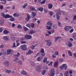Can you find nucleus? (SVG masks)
<instances>
[{"mask_svg":"<svg viewBox=\"0 0 76 76\" xmlns=\"http://www.w3.org/2000/svg\"><path fill=\"white\" fill-rule=\"evenodd\" d=\"M1 16H2V17L4 18H5L6 19H7V18H10L12 17V16H10L9 14L5 15L3 12H1Z\"/></svg>","mask_w":76,"mask_h":76,"instance_id":"1","label":"nucleus"},{"mask_svg":"<svg viewBox=\"0 0 76 76\" xmlns=\"http://www.w3.org/2000/svg\"><path fill=\"white\" fill-rule=\"evenodd\" d=\"M67 68V66L66 64H63L62 66H60L61 70H66Z\"/></svg>","mask_w":76,"mask_h":76,"instance_id":"2","label":"nucleus"},{"mask_svg":"<svg viewBox=\"0 0 76 76\" xmlns=\"http://www.w3.org/2000/svg\"><path fill=\"white\" fill-rule=\"evenodd\" d=\"M61 15V11L60 10H58L57 11V13L56 14V19L57 20H59L60 19V16L59 15Z\"/></svg>","mask_w":76,"mask_h":76,"instance_id":"3","label":"nucleus"},{"mask_svg":"<svg viewBox=\"0 0 76 76\" xmlns=\"http://www.w3.org/2000/svg\"><path fill=\"white\" fill-rule=\"evenodd\" d=\"M55 75V71L54 69H52L50 70V76H54Z\"/></svg>","mask_w":76,"mask_h":76,"instance_id":"4","label":"nucleus"},{"mask_svg":"<svg viewBox=\"0 0 76 76\" xmlns=\"http://www.w3.org/2000/svg\"><path fill=\"white\" fill-rule=\"evenodd\" d=\"M46 42H47L46 45L47 46L50 47L52 45V42H51V41L49 40H46Z\"/></svg>","mask_w":76,"mask_h":76,"instance_id":"5","label":"nucleus"},{"mask_svg":"<svg viewBox=\"0 0 76 76\" xmlns=\"http://www.w3.org/2000/svg\"><path fill=\"white\" fill-rule=\"evenodd\" d=\"M20 47L23 51H26L27 50V48L26 45H22L20 46Z\"/></svg>","mask_w":76,"mask_h":76,"instance_id":"6","label":"nucleus"},{"mask_svg":"<svg viewBox=\"0 0 76 76\" xmlns=\"http://www.w3.org/2000/svg\"><path fill=\"white\" fill-rule=\"evenodd\" d=\"M36 69L37 72H39L41 70V65H39L37 66L36 68Z\"/></svg>","mask_w":76,"mask_h":76,"instance_id":"7","label":"nucleus"},{"mask_svg":"<svg viewBox=\"0 0 76 76\" xmlns=\"http://www.w3.org/2000/svg\"><path fill=\"white\" fill-rule=\"evenodd\" d=\"M25 38L26 39H30L32 38V36L28 34L25 35Z\"/></svg>","mask_w":76,"mask_h":76,"instance_id":"8","label":"nucleus"},{"mask_svg":"<svg viewBox=\"0 0 76 76\" xmlns=\"http://www.w3.org/2000/svg\"><path fill=\"white\" fill-rule=\"evenodd\" d=\"M31 18V17L30 16V15H29L27 14V18L25 19V21L26 22H28L29 20V19H30V18Z\"/></svg>","mask_w":76,"mask_h":76,"instance_id":"9","label":"nucleus"},{"mask_svg":"<svg viewBox=\"0 0 76 76\" xmlns=\"http://www.w3.org/2000/svg\"><path fill=\"white\" fill-rule=\"evenodd\" d=\"M3 38L5 41H9L10 39V38H9V37L8 36H5L3 37Z\"/></svg>","mask_w":76,"mask_h":76,"instance_id":"10","label":"nucleus"},{"mask_svg":"<svg viewBox=\"0 0 76 76\" xmlns=\"http://www.w3.org/2000/svg\"><path fill=\"white\" fill-rule=\"evenodd\" d=\"M21 74L23 75H27V73L26 71L24 70V69H23L21 71Z\"/></svg>","mask_w":76,"mask_h":76,"instance_id":"11","label":"nucleus"},{"mask_svg":"<svg viewBox=\"0 0 76 76\" xmlns=\"http://www.w3.org/2000/svg\"><path fill=\"white\" fill-rule=\"evenodd\" d=\"M43 10H44V8H43L42 7H40L37 9V10H38V11H40V12H42L43 11Z\"/></svg>","mask_w":76,"mask_h":76,"instance_id":"12","label":"nucleus"},{"mask_svg":"<svg viewBox=\"0 0 76 76\" xmlns=\"http://www.w3.org/2000/svg\"><path fill=\"white\" fill-rule=\"evenodd\" d=\"M53 5L51 4H48V7L49 9H51L53 8Z\"/></svg>","mask_w":76,"mask_h":76,"instance_id":"13","label":"nucleus"},{"mask_svg":"<svg viewBox=\"0 0 76 76\" xmlns=\"http://www.w3.org/2000/svg\"><path fill=\"white\" fill-rule=\"evenodd\" d=\"M11 51H12V50L10 49H8L7 50V55H9V54H10Z\"/></svg>","mask_w":76,"mask_h":76,"instance_id":"14","label":"nucleus"},{"mask_svg":"<svg viewBox=\"0 0 76 76\" xmlns=\"http://www.w3.org/2000/svg\"><path fill=\"white\" fill-rule=\"evenodd\" d=\"M72 37L74 39L76 40V33H74Z\"/></svg>","mask_w":76,"mask_h":76,"instance_id":"15","label":"nucleus"},{"mask_svg":"<svg viewBox=\"0 0 76 76\" xmlns=\"http://www.w3.org/2000/svg\"><path fill=\"white\" fill-rule=\"evenodd\" d=\"M32 18H35V16L37 15V13H36V12H34L33 11L32 12Z\"/></svg>","mask_w":76,"mask_h":76,"instance_id":"16","label":"nucleus"},{"mask_svg":"<svg viewBox=\"0 0 76 76\" xmlns=\"http://www.w3.org/2000/svg\"><path fill=\"white\" fill-rule=\"evenodd\" d=\"M50 31H48V34H49V35H51V32H52V34H53V33H54V30H50Z\"/></svg>","mask_w":76,"mask_h":76,"instance_id":"17","label":"nucleus"},{"mask_svg":"<svg viewBox=\"0 0 76 76\" xmlns=\"http://www.w3.org/2000/svg\"><path fill=\"white\" fill-rule=\"evenodd\" d=\"M9 31H8L7 30H4L3 32L4 34H9Z\"/></svg>","mask_w":76,"mask_h":76,"instance_id":"18","label":"nucleus"},{"mask_svg":"<svg viewBox=\"0 0 76 76\" xmlns=\"http://www.w3.org/2000/svg\"><path fill=\"white\" fill-rule=\"evenodd\" d=\"M30 10H31V11H34V10L36 12H37V11L35 9V8H34V7H30Z\"/></svg>","mask_w":76,"mask_h":76,"instance_id":"19","label":"nucleus"},{"mask_svg":"<svg viewBox=\"0 0 76 76\" xmlns=\"http://www.w3.org/2000/svg\"><path fill=\"white\" fill-rule=\"evenodd\" d=\"M47 25H49L50 26H52L53 23H52L51 21H49L47 23Z\"/></svg>","mask_w":76,"mask_h":76,"instance_id":"20","label":"nucleus"},{"mask_svg":"<svg viewBox=\"0 0 76 76\" xmlns=\"http://www.w3.org/2000/svg\"><path fill=\"white\" fill-rule=\"evenodd\" d=\"M64 30L66 31H69V28H68V26H65L64 28Z\"/></svg>","mask_w":76,"mask_h":76,"instance_id":"21","label":"nucleus"},{"mask_svg":"<svg viewBox=\"0 0 76 76\" xmlns=\"http://www.w3.org/2000/svg\"><path fill=\"white\" fill-rule=\"evenodd\" d=\"M9 62L8 61H6L5 62V63H4V65L5 66H8L9 65Z\"/></svg>","mask_w":76,"mask_h":76,"instance_id":"22","label":"nucleus"},{"mask_svg":"<svg viewBox=\"0 0 76 76\" xmlns=\"http://www.w3.org/2000/svg\"><path fill=\"white\" fill-rule=\"evenodd\" d=\"M33 53V51H31V50H29L28 52V53H26V54H28L29 55V54H31V53Z\"/></svg>","mask_w":76,"mask_h":76,"instance_id":"23","label":"nucleus"},{"mask_svg":"<svg viewBox=\"0 0 76 76\" xmlns=\"http://www.w3.org/2000/svg\"><path fill=\"white\" fill-rule=\"evenodd\" d=\"M34 33V31L32 30H31L28 33L29 35H32Z\"/></svg>","mask_w":76,"mask_h":76,"instance_id":"24","label":"nucleus"},{"mask_svg":"<svg viewBox=\"0 0 76 76\" xmlns=\"http://www.w3.org/2000/svg\"><path fill=\"white\" fill-rule=\"evenodd\" d=\"M61 37H55V42H56V41H57V40H58V39H59V38H61Z\"/></svg>","mask_w":76,"mask_h":76,"instance_id":"25","label":"nucleus"},{"mask_svg":"<svg viewBox=\"0 0 76 76\" xmlns=\"http://www.w3.org/2000/svg\"><path fill=\"white\" fill-rule=\"evenodd\" d=\"M46 0H43L42 1H39V3H40V4H45V3Z\"/></svg>","mask_w":76,"mask_h":76,"instance_id":"26","label":"nucleus"},{"mask_svg":"<svg viewBox=\"0 0 76 76\" xmlns=\"http://www.w3.org/2000/svg\"><path fill=\"white\" fill-rule=\"evenodd\" d=\"M4 19H2L0 21V25H3L4 23Z\"/></svg>","mask_w":76,"mask_h":76,"instance_id":"27","label":"nucleus"},{"mask_svg":"<svg viewBox=\"0 0 76 76\" xmlns=\"http://www.w3.org/2000/svg\"><path fill=\"white\" fill-rule=\"evenodd\" d=\"M69 55L70 57L72 56V53L70 51H68V52Z\"/></svg>","mask_w":76,"mask_h":76,"instance_id":"28","label":"nucleus"},{"mask_svg":"<svg viewBox=\"0 0 76 76\" xmlns=\"http://www.w3.org/2000/svg\"><path fill=\"white\" fill-rule=\"evenodd\" d=\"M10 18H11L10 19V20L11 22H13V21H15V19L14 18H13V17H12H12Z\"/></svg>","mask_w":76,"mask_h":76,"instance_id":"29","label":"nucleus"},{"mask_svg":"<svg viewBox=\"0 0 76 76\" xmlns=\"http://www.w3.org/2000/svg\"><path fill=\"white\" fill-rule=\"evenodd\" d=\"M35 48V45H32L30 47L31 48L32 50H34Z\"/></svg>","mask_w":76,"mask_h":76,"instance_id":"30","label":"nucleus"},{"mask_svg":"<svg viewBox=\"0 0 76 76\" xmlns=\"http://www.w3.org/2000/svg\"><path fill=\"white\" fill-rule=\"evenodd\" d=\"M5 72L6 73H10L11 72V70L6 69Z\"/></svg>","mask_w":76,"mask_h":76,"instance_id":"31","label":"nucleus"},{"mask_svg":"<svg viewBox=\"0 0 76 76\" xmlns=\"http://www.w3.org/2000/svg\"><path fill=\"white\" fill-rule=\"evenodd\" d=\"M65 76H69V72L66 71L64 74Z\"/></svg>","mask_w":76,"mask_h":76,"instance_id":"32","label":"nucleus"},{"mask_svg":"<svg viewBox=\"0 0 76 76\" xmlns=\"http://www.w3.org/2000/svg\"><path fill=\"white\" fill-rule=\"evenodd\" d=\"M46 29H47L50 30L51 29V27L50 26L47 25L46 26Z\"/></svg>","mask_w":76,"mask_h":76,"instance_id":"33","label":"nucleus"},{"mask_svg":"<svg viewBox=\"0 0 76 76\" xmlns=\"http://www.w3.org/2000/svg\"><path fill=\"white\" fill-rule=\"evenodd\" d=\"M68 45L69 47H72L73 45H72V43L69 42L68 43Z\"/></svg>","mask_w":76,"mask_h":76,"instance_id":"34","label":"nucleus"},{"mask_svg":"<svg viewBox=\"0 0 76 76\" xmlns=\"http://www.w3.org/2000/svg\"><path fill=\"white\" fill-rule=\"evenodd\" d=\"M27 5H28V4L25 3L24 5L23 6V9H25V7L27 6Z\"/></svg>","mask_w":76,"mask_h":76,"instance_id":"35","label":"nucleus"},{"mask_svg":"<svg viewBox=\"0 0 76 76\" xmlns=\"http://www.w3.org/2000/svg\"><path fill=\"white\" fill-rule=\"evenodd\" d=\"M45 73H46V70H44L42 72V74L43 75H45Z\"/></svg>","mask_w":76,"mask_h":76,"instance_id":"36","label":"nucleus"},{"mask_svg":"<svg viewBox=\"0 0 76 76\" xmlns=\"http://www.w3.org/2000/svg\"><path fill=\"white\" fill-rule=\"evenodd\" d=\"M6 0H3L2 2V4H5L6 3Z\"/></svg>","mask_w":76,"mask_h":76,"instance_id":"37","label":"nucleus"},{"mask_svg":"<svg viewBox=\"0 0 76 76\" xmlns=\"http://www.w3.org/2000/svg\"><path fill=\"white\" fill-rule=\"evenodd\" d=\"M58 64V62L56 61L54 64V66L56 67Z\"/></svg>","mask_w":76,"mask_h":76,"instance_id":"38","label":"nucleus"},{"mask_svg":"<svg viewBox=\"0 0 76 76\" xmlns=\"http://www.w3.org/2000/svg\"><path fill=\"white\" fill-rule=\"evenodd\" d=\"M17 28H18L19 29H22V26H21V25H20V24H18V25Z\"/></svg>","mask_w":76,"mask_h":76,"instance_id":"39","label":"nucleus"},{"mask_svg":"<svg viewBox=\"0 0 76 76\" xmlns=\"http://www.w3.org/2000/svg\"><path fill=\"white\" fill-rule=\"evenodd\" d=\"M63 59L60 58L58 60L59 63H61V62H63Z\"/></svg>","mask_w":76,"mask_h":76,"instance_id":"40","label":"nucleus"},{"mask_svg":"<svg viewBox=\"0 0 76 76\" xmlns=\"http://www.w3.org/2000/svg\"><path fill=\"white\" fill-rule=\"evenodd\" d=\"M23 28H24V31H27L28 30V28H27L26 27H23Z\"/></svg>","mask_w":76,"mask_h":76,"instance_id":"41","label":"nucleus"},{"mask_svg":"<svg viewBox=\"0 0 76 76\" xmlns=\"http://www.w3.org/2000/svg\"><path fill=\"white\" fill-rule=\"evenodd\" d=\"M16 44L15 42H14L13 43V45L12 46V48H16Z\"/></svg>","mask_w":76,"mask_h":76,"instance_id":"42","label":"nucleus"},{"mask_svg":"<svg viewBox=\"0 0 76 76\" xmlns=\"http://www.w3.org/2000/svg\"><path fill=\"white\" fill-rule=\"evenodd\" d=\"M49 13L50 16H52L53 14V12L52 11H49Z\"/></svg>","mask_w":76,"mask_h":76,"instance_id":"43","label":"nucleus"},{"mask_svg":"<svg viewBox=\"0 0 76 76\" xmlns=\"http://www.w3.org/2000/svg\"><path fill=\"white\" fill-rule=\"evenodd\" d=\"M58 51L55 52L54 53V54L55 55V56H58Z\"/></svg>","mask_w":76,"mask_h":76,"instance_id":"44","label":"nucleus"},{"mask_svg":"<svg viewBox=\"0 0 76 76\" xmlns=\"http://www.w3.org/2000/svg\"><path fill=\"white\" fill-rule=\"evenodd\" d=\"M34 26H35V24H34V23H31V28H34Z\"/></svg>","mask_w":76,"mask_h":76,"instance_id":"45","label":"nucleus"},{"mask_svg":"<svg viewBox=\"0 0 76 76\" xmlns=\"http://www.w3.org/2000/svg\"><path fill=\"white\" fill-rule=\"evenodd\" d=\"M40 52L41 53H44V50L43 48H42Z\"/></svg>","mask_w":76,"mask_h":76,"instance_id":"46","label":"nucleus"},{"mask_svg":"<svg viewBox=\"0 0 76 76\" xmlns=\"http://www.w3.org/2000/svg\"><path fill=\"white\" fill-rule=\"evenodd\" d=\"M47 58H44V60H43V62L44 63L47 61Z\"/></svg>","mask_w":76,"mask_h":76,"instance_id":"47","label":"nucleus"},{"mask_svg":"<svg viewBox=\"0 0 76 76\" xmlns=\"http://www.w3.org/2000/svg\"><path fill=\"white\" fill-rule=\"evenodd\" d=\"M3 31V27H1L0 28V33L2 32V31Z\"/></svg>","mask_w":76,"mask_h":76,"instance_id":"48","label":"nucleus"},{"mask_svg":"<svg viewBox=\"0 0 76 76\" xmlns=\"http://www.w3.org/2000/svg\"><path fill=\"white\" fill-rule=\"evenodd\" d=\"M53 28H54V29H56L57 28V25L56 24H54V25H53Z\"/></svg>","mask_w":76,"mask_h":76,"instance_id":"49","label":"nucleus"},{"mask_svg":"<svg viewBox=\"0 0 76 76\" xmlns=\"http://www.w3.org/2000/svg\"><path fill=\"white\" fill-rule=\"evenodd\" d=\"M26 26L27 27H28L29 28H31V25H30V24H27L26 25Z\"/></svg>","mask_w":76,"mask_h":76,"instance_id":"50","label":"nucleus"},{"mask_svg":"<svg viewBox=\"0 0 76 76\" xmlns=\"http://www.w3.org/2000/svg\"><path fill=\"white\" fill-rule=\"evenodd\" d=\"M74 31V29H73L72 28L71 29L70 31H69V32L70 33H72V32H73V31Z\"/></svg>","mask_w":76,"mask_h":76,"instance_id":"51","label":"nucleus"},{"mask_svg":"<svg viewBox=\"0 0 76 76\" xmlns=\"http://www.w3.org/2000/svg\"><path fill=\"white\" fill-rule=\"evenodd\" d=\"M17 54L15 55V56L16 57H18V56H20V53H19V52H17Z\"/></svg>","mask_w":76,"mask_h":76,"instance_id":"52","label":"nucleus"},{"mask_svg":"<svg viewBox=\"0 0 76 76\" xmlns=\"http://www.w3.org/2000/svg\"><path fill=\"white\" fill-rule=\"evenodd\" d=\"M26 42L25 41H21V44H26Z\"/></svg>","mask_w":76,"mask_h":76,"instance_id":"53","label":"nucleus"},{"mask_svg":"<svg viewBox=\"0 0 76 76\" xmlns=\"http://www.w3.org/2000/svg\"><path fill=\"white\" fill-rule=\"evenodd\" d=\"M37 60L38 61H41V57H38L37 58Z\"/></svg>","mask_w":76,"mask_h":76,"instance_id":"54","label":"nucleus"},{"mask_svg":"<svg viewBox=\"0 0 76 76\" xmlns=\"http://www.w3.org/2000/svg\"><path fill=\"white\" fill-rule=\"evenodd\" d=\"M53 62L51 61L50 62V63L48 64V66H52L53 65Z\"/></svg>","mask_w":76,"mask_h":76,"instance_id":"55","label":"nucleus"},{"mask_svg":"<svg viewBox=\"0 0 76 76\" xmlns=\"http://www.w3.org/2000/svg\"><path fill=\"white\" fill-rule=\"evenodd\" d=\"M73 20H76V15H75L73 18Z\"/></svg>","mask_w":76,"mask_h":76,"instance_id":"56","label":"nucleus"},{"mask_svg":"<svg viewBox=\"0 0 76 76\" xmlns=\"http://www.w3.org/2000/svg\"><path fill=\"white\" fill-rule=\"evenodd\" d=\"M30 63L31 65H32V66L34 65V62H32V61H31Z\"/></svg>","mask_w":76,"mask_h":76,"instance_id":"57","label":"nucleus"},{"mask_svg":"<svg viewBox=\"0 0 76 76\" xmlns=\"http://www.w3.org/2000/svg\"><path fill=\"white\" fill-rule=\"evenodd\" d=\"M45 53L44 52L43 53H42L41 54L42 56H43V57H44V56H45Z\"/></svg>","mask_w":76,"mask_h":76,"instance_id":"58","label":"nucleus"},{"mask_svg":"<svg viewBox=\"0 0 76 76\" xmlns=\"http://www.w3.org/2000/svg\"><path fill=\"white\" fill-rule=\"evenodd\" d=\"M67 26L68 28L69 29V30H70V29H72V28H73L72 27V26Z\"/></svg>","mask_w":76,"mask_h":76,"instance_id":"59","label":"nucleus"},{"mask_svg":"<svg viewBox=\"0 0 76 76\" xmlns=\"http://www.w3.org/2000/svg\"><path fill=\"white\" fill-rule=\"evenodd\" d=\"M25 39V38L23 37H22L20 39V41H23V40H24Z\"/></svg>","mask_w":76,"mask_h":76,"instance_id":"60","label":"nucleus"},{"mask_svg":"<svg viewBox=\"0 0 76 76\" xmlns=\"http://www.w3.org/2000/svg\"><path fill=\"white\" fill-rule=\"evenodd\" d=\"M58 24L59 26L61 27V23L60 22H58Z\"/></svg>","mask_w":76,"mask_h":76,"instance_id":"61","label":"nucleus"},{"mask_svg":"<svg viewBox=\"0 0 76 76\" xmlns=\"http://www.w3.org/2000/svg\"><path fill=\"white\" fill-rule=\"evenodd\" d=\"M37 20V18H34L33 19V21L34 22H35Z\"/></svg>","mask_w":76,"mask_h":76,"instance_id":"62","label":"nucleus"},{"mask_svg":"<svg viewBox=\"0 0 76 76\" xmlns=\"http://www.w3.org/2000/svg\"><path fill=\"white\" fill-rule=\"evenodd\" d=\"M72 70H70L69 71V75H72Z\"/></svg>","mask_w":76,"mask_h":76,"instance_id":"63","label":"nucleus"},{"mask_svg":"<svg viewBox=\"0 0 76 76\" xmlns=\"http://www.w3.org/2000/svg\"><path fill=\"white\" fill-rule=\"evenodd\" d=\"M69 8H72L73 7V5L72 4H70L69 6Z\"/></svg>","mask_w":76,"mask_h":76,"instance_id":"64","label":"nucleus"}]
</instances>
